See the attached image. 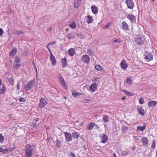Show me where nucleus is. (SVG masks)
I'll return each instance as SVG.
<instances>
[{
	"label": "nucleus",
	"instance_id": "052dcab7",
	"mask_svg": "<svg viewBox=\"0 0 157 157\" xmlns=\"http://www.w3.org/2000/svg\"><path fill=\"white\" fill-rule=\"evenodd\" d=\"M94 126H95L96 129L97 130H98L99 129V127L98 124H96L95 123Z\"/></svg>",
	"mask_w": 157,
	"mask_h": 157
},
{
	"label": "nucleus",
	"instance_id": "423d86ee",
	"mask_svg": "<svg viewBox=\"0 0 157 157\" xmlns=\"http://www.w3.org/2000/svg\"><path fill=\"white\" fill-rule=\"evenodd\" d=\"M125 3L128 6V8L130 9H132L134 5V3L132 0H126Z\"/></svg>",
	"mask_w": 157,
	"mask_h": 157
},
{
	"label": "nucleus",
	"instance_id": "8fccbe9b",
	"mask_svg": "<svg viewBox=\"0 0 157 157\" xmlns=\"http://www.w3.org/2000/svg\"><path fill=\"white\" fill-rule=\"evenodd\" d=\"M92 101V100L90 99H85L84 100H83V102L84 103H87L88 102V101H89L90 102L91 101Z\"/></svg>",
	"mask_w": 157,
	"mask_h": 157
},
{
	"label": "nucleus",
	"instance_id": "49530a36",
	"mask_svg": "<svg viewBox=\"0 0 157 157\" xmlns=\"http://www.w3.org/2000/svg\"><path fill=\"white\" fill-rule=\"evenodd\" d=\"M14 34L16 35H18L20 34H24V33L21 31H17L16 33Z\"/></svg>",
	"mask_w": 157,
	"mask_h": 157
},
{
	"label": "nucleus",
	"instance_id": "72a5a7b5",
	"mask_svg": "<svg viewBox=\"0 0 157 157\" xmlns=\"http://www.w3.org/2000/svg\"><path fill=\"white\" fill-rule=\"evenodd\" d=\"M21 61L20 58L18 56H16L15 58L14 63L21 64Z\"/></svg>",
	"mask_w": 157,
	"mask_h": 157
},
{
	"label": "nucleus",
	"instance_id": "0e129e2a",
	"mask_svg": "<svg viewBox=\"0 0 157 157\" xmlns=\"http://www.w3.org/2000/svg\"><path fill=\"white\" fill-rule=\"evenodd\" d=\"M20 82H18L17 84V89L18 90H19L20 89Z\"/></svg>",
	"mask_w": 157,
	"mask_h": 157
},
{
	"label": "nucleus",
	"instance_id": "f3484780",
	"mask_svg": "<svg viewBox=\"0 0 157 157\" xmlns=\"http://www.w3.org/2000/svg\"><path fill=\"white\" fill-rule=\"evenodd\" d=\"M75 53V52L74 48H70L68 51V54L70 56H73Z\"/></svg>",
	"mask_w": 157,
	"mask_h": 157
},
{
	"label": "nucleus",
	"instance_id": "2eb2a0df",
	"mask_svg": "<svg viewBox=\"0 0 157 157\" xmlns=\"http://www.w3.org/2000/svg\"><path fill=\"white\" fill-rule=\"evenodd\" d=\"M127 18L128 19L132 22H134L136 20V17L133 15L128 14L127 16Z\"/></svg>",
	"mask_w": 157,
	"mask_h": 157
},
{
	"label": "nucleus",
	"instance_id": "f257e3e1",
	"mask_svg": "<svg viewBox=\"0 0 157 157\" xmlns=\"http://www.w3.org/2000/svg\"><path fill=\"white\" fill-rule=\"evenodd\" d=\"M145 40V38L139 35H137L135 38V41L138 44L143 45Z\"/></svg>",
	"mask_w": 157,
	"mask_h": 157
},
{
	"label": "nucleus",
	"instance_id": "c03bdc74",
	"mask_svg": "<svg viewBox=\"0 0 157 157\" xmlns=\"http://www.w3.org/2000/svg\"><path fill=\"white\" fill-rule=\"evenodd\" d=\"M126 82L128 84H131L132 82V81L130 78H127L126 80Z\"/></svg>",
	"mask_w": 157,
	"mask_h": 157
},
{
	"label": "nucleus",
	"instance_id": "4468645a",
	"mask_svg": "<svg viewBox=\"0 0 157 157\" xmlns=\"http://www.w3.org/2000/svg\"><path fill=\"white\" fill-rule=\"evenodd\" d=\"M61 62L62 64V67L63 68L67 66V59L66 58L61 59Z\"/></svg>",
	"mask_w": 157,
	"mask_h": 157
},
{
	"label": "nucleus",
	"instance_id": "13d9d810",
	"mask_svg": "<svg viewBox=\"0 0 157 157\" xmlns=\"http://www.w3.org/2000/svg\"><path fill=\"white\" fill-rule=\"evenodd\" d=\"M75 155L73 152H71L70 154V157H75Z\"/></svg>",
	"mask_w": 157,
	"mask_h": 157
},
{
	"label": "nucleus",
	"instance_id": "de8ad7c7",
	"mask_svg": "<svg viewBox=\"0 0 157 157\" xmlns=\"http://www.w3.org/2000/svg\"><path fill=\"white\" fill-rule=\"evenodd\" d=\"M32 64H33V67L34 68V69L36 71V72L37 74V69L36 67L35 64L34 63V60H33V61L32 62Z\"/></svg>",
	"mask_w": 157,
	"mask_h": 157
},
{
	"label": "nucleus",
	"instance_id": "39448f33",
	"mask_svg": "<svg viewBox=\"0 0 157 157\" xmlns=\"http://www.w3.org/2000/svg\"><path fill=\"white\" fill-rule=\"evenodd\" d=\"M145 56V57L144 58L147 61L149 62L153 59V56L151 53L146 52Z\"/></svg>",
	"mask_w": 157,
	"mask_h": 157
},
{
	"label": "nucleus",
	"instance_id": "603ef678",
	"mask_svg": "<svg viewBox=\"0 0 157 157\" xmlns=\"http://www.w3.org/2000/svg\"><path fill=\"white\" fill-rule=\"evenodd\" d=\"M128 153L127 151H122L121 152V154L123 156H125L128 155Z\"/></svg>",
	"mask_w": 157,
	"mask_h": 157
},
{
	"label": "nucleus",
	"instance_id": "774afa93",
	"mask_svg": "<svg viewBox=\"0 0 157 157\" xmlns=\"http://www.w3.org/2000/svg\"><path fill=\"white\" fill-rule=\"evenodd\" d=\"M39 120V119L38 118H35L34 120H33V121H34L35 122H37V121H38Z\"/></svg>",
	"mask_w": 157,
	"mask_h": 157
},
{
	"label": "nucleus",
	"instance_id": "bf43d9fd",
	"mask_svg": "<svg viewBox=\"0 0 157 157\" xmlns=\"http://www.w3.org/2000/svg\"><path fill=\"white\" fill-rule=\"evenodd\" d=\"M94 148L95 149L99 150L100 149L101 147L98 146H96L94 147Z\"/></svg>",
	"mask_w": 157,
	"mask_h": 157
},
{
	"label": "nucleus",
	"instance_id": "6e6552de",
	"mask_svg": "<svg viewBox=\"0 0 157 157\" xmlns=\"http://www.w3.org/2000/svg\"><path fill=\"white\" fill-rule=\"evenodd\" d=\"M81 58L82 61L85 63L88 64L90 62V59L88 55H83Z\"/></svg>",
	"mask_w": 157,
	"mask_h": 157
},
{
	"label": "nucleus",
	"instance_id": "a211bd4d",
	"mask_svg": "<svg viewBox=\"0 0 157 157\" xmlns=\"http://www.w3.org/2000/svg\"><path fill=\"white\" fill-rule=\"evenodd\" d=\"M157 104V102L155 101H150L148 103V106L150 107H155Z\"/></svg>",
	"mask_w": 157,
	"mask_h": 157
},
{
	"label": "nucleus",
	"instance_id": "9d476101",
	"mask_svg": "<svg viewBox=\"0 0 157 157\" xmlns=\"http://www.w3.org/2000/svg\"><path fill=\"white\" fill-rule=\"evenodd\" d=\"M35 147L34 145H31L30 144H28L25 146V148L27 151H33L35 149Z\"/></svg>",
	"mask_w": 157,
	"mask_h": 157
},
{
	"label": "nucleus",
	"instance_id": "4be33fe9",
	"mask_svg": "<svg viewBox=\"0 0 157 157\" xmlns=\"http://www.w3.org/2000/svg\"><path fill=\"white\" fill-rule=\"evenodd\" d=\"M122 28L124 30H127L129 29L128 27V25L127 23L124 21H123L121 24Z\"/></svg>",
	"mask_w": 157,
	"mask_h": 157
},
{
	"label": "nucleus",
	"instance_id": "7ed1b4c3",
	"mask_svg": "<svg viewBox=\"0 0 157 157\" xmlns=\"http://www.w3.org/2000/svg\"><path fill=\"white\" fill-rule=\"evenodd\" d=\"M47 104V102L43 98H40L39 103L38 105V107L40 109H41L45 106Z\"/></svg>",
	"mask_w": 157,
	"mask_h": 157
},
{
	"label": "nucleus",
	"instance_id": "a878e982",
	"mask_svg": "<svg viewBox=\"0 0 157 157\" xmlns=\"http://www.w3.org/2000/svg\"><path fill=\"white\" fill-rule=\"evenodd\" d=\"M86 21L88 24L93 22V19L92 17L90 15H88L86 18Z\"/></svg>",
	"mask_w": 157,
	"mask_h": 157
},
{
	"label": "nucleus",
	"instance_id": "f03ea898",
	"mask_svg": "<svg viewBox=\"0 0 157 157\" xmlns=\"http://www.w3.org/2000/svg\"><path fill=\"white\" fill-rule=\"evenodd\" d=\"M16 148V147L14 144H10L9 146H7L4 149V153H6L9 151L14 150Z\"/></svg>",
	"mask_w": 157,
	"mask_h": 157
},
{
	"label": "nucleus",
	"instance_id": "f704fd0d",
	"mask_svg": "<svg viewBox=\"0 0 157 157\" xmlns=\"http://www.w3.org/2000/svg\"><path fill=\"white\" fill-rule=\"evenodd\" d=\"M123 91L124 92V94L127 95L131 96H132L133 95V93H132L128 91L123 90Z\"/></svg>",
	"mask_w": 157,
	"mask_h": 157
},
{
	"label": "nucleus",
	"instance_id": "ea45409f",
	"mask_svg": "<svg viewBox=\"0 0 157 157\" xmlns=\"http://www.w3.org/2000/svg\"><path fill=\"white\" fill-rule=\"evenodd\" d=\"M8 81L9 83L11 85H12L13 84L14 81L13 79L12 78H10L8 79Z\"/></svg>",
	"mask_w": 157,
	"mask_h": 157
},
{
	"label": "nucleus",
	"instance_id": "c756f323",
	"mask_svg": "<svg viewBox=\"0 0 157 157\" xmlns=\"http://www.w3.org/2000/svg\"><path fill=\"white\" fill-rule=\"evenodd\" d=\"M146 125L145 124H144L143 126H138L137 127V130L139 131H143L146 128Z\"/></svg>",
	"mask_w": 157,
	"mask_h": 157
},
{
	"label": "nucleus",
	"instance_id": "69168bd1",
	"mask_svg": "<svg viewBox=\"0 0 157 157\" xmlns=\"http://www.w3.org/2000/svg\"><path fill=\"white\" fill-rule=\"evenodd\" d=\"M48 46H48V44L47 45V49H48V50L49 51V52L50 54H52V52H51V50L48 48Z\"/></svg>",
	"mask_w": 157,
	"mask_h": 157
},
{
	"label": "nucleus",
	"instance_id": "5fc2aeb1",
	"mask_svg": "<svg viewBox=\"0 0 157 157\" xmlns=\"http://www.w3.org/2000/svg\"><path fill=\"white\" fill-rule=\"evenodd\" d=\"M111 22H109L108 23L105 25V26L104 28H108L111 25Z\"/></svg>",
	"mask_w": 157,
	"mask_h": 157
},
{
	"label": "nucleus",
	"instance_id": "c85d7f7f",
	"mask_svg": "<svg viewBox=\"0 0 157 157\" xmlns=\"http://www.w3.org/2000/svg\"><path fill=\"white\" fill-rule=\"evenodd\" d=\"M66 37L68 38L69 40L75 38V36H74V33L72 32L68 33V35L66 36Z\"/></svg>",
	"mask_w": 157,
	"mask_h": 157
},
{
	"label": "nucleus",
	"instance_id": "79ce46f5",
	"mask_svg": "<svg viewBox=\"0 0 157 157\" xmlns=\"http://www.w3.org/2000/svg\"><path fill=\"white\" fill-rule=\"evenodd\" d=\"M4 141V137L2 134H0V143H2Z\"/></svg>",
	"mask_w": 157,
	"mask_h": 157
},
{
	"label": "nucleus",
	"instance_id": "412c9836",
	"mask_svg": "<svg viewBox=\"0 0 157 157\" xmlns=\"http://www.w3.org/2000/svg\"><path fill=\"white\" fill-rule=\"evenodd\" d=\"M92 13L94 14H97L98 11V9L97 6H92L91 7Z\"/></svg>",
	"mask_w": 157,
	"mask_h": 157
},
{
	"label": "nucleus",
	"instance_id": "20e7f679",
	"mask_svg": "<svg viewBox=\"0 0 157 157\" xmlns=\"http://www.w3.org/2000/svg\"><path fill=\"white\" fill-rule=\"evenodd\" d=\"M65 138V141L67 142H70L72 140L71 134L67 132H64Z\"/></svg>",
	"mask_w": 157,
	"mask_h": 157
},
{
	"label": "nucleus",
	"instance_id": "ddd939ff",
	"mask_svg": "<svg viewBox=\"0 0 157 157\" xmlns=\"http://www.w3.org/2000/svg\"><path fill=\"white\" fill-rule=\"evenodd\" d=\"M141 141L142 142L143 145L144 147H147L148 146V139L147 137H143Z\"/></svg>",
	"mask_w": 157,
	"mask_h": 157
},
{
	"label": "nucleus",
	"instance_id": "4c0bfd02",
	"mask_svg": "<svg viewBox=\"0 0 157 157\" xmlns=\"http://www.w3.org/2000/svg\"><path fill=\"white\" fill-rule=\"evenodd\" d=\"M21 66V64L14 63L13 67L15 70L18 69Z\"/></svg>",
	"mask_w": 157,
	"mask_h": 157
},
{
	"label": "nucleus",
	"instance_id": "4d7b16f0",
	"mask_svg": "<svg viewBox=\"0 0 157 157\" xmlns=\"http://www.w3.org/2000/svg\"><path fill=\"white\" fill-rule=\"evenodd\" d=\"M87 147L88 146L87 145H86V144H84L82 147V148L84 149L85 151H86L87 150Z\"/></svg>",
	"mask_w": 157,
	"mask_h": 157
},
{
	"label": "nucleus",
	"instance_id": "0eeeda50",
	"mask_svg": "<svg viewBox=\"0 0 157 157\" xmlns=\"http://www.w3.org/2000/svg\"><path fill=\"white\" fill-rule=\"evenodd\" d=\"M59 79L62 86L65 89V90H67L68 89V86L66 84L64 78L61 76L59 77Z\"/></svg>",
	"mask_w": 157,
	"mask_h": 157
},
{
	"label": "nucleus",
	"instance_id": "09e8293b",
	"mask_svg": "<svg viewBox=\"0 0 157 157\" xmlns=\"http://www.w3.org/2000/svg\"><path fill=\"white\" fill-rule=\"evenodd\" d=\"M156 142L155 140L153 141L151 147L152 148H154L155 147Z\"/></svg>",
	"mask_w": 157,
	"mask_h": 157
},
{
	"label": "nucleus",
	"instance_id": "dca6fc26",
	"mask_svg": "<svg viewBox=\"0 0 157 157\" xmlns=\"http://www.w3.org/2000/svg\"><path fill=\"white\" fill-rule=\"evenodd\" d=\"M121 66L122 69H125L128 67V65L124 60H123L121 63Z\"/></svg>",
	"mask_w": 157,
	"mask_h": 157
},
{
	"label": "nucleus",
	"instance_id": "473e14b6",
	"mask_svg": "<svg viewBox=\"0 0 157 157\" xmlns=\"http://www.w3.org/2000/svg\"><path fill=\"white\" fill-rule=\"evenodd\" d=\"M109 117L107 115H105L103 117V120L105 122H108L109 121Z\"/></svg>",
	"mask_w": 157,
	"mask_h": 157
},
{
	"label": "nucleus",
	"instance_id": "a18cd8bd",
	"mask_svg": "<svg viewBox=\"0 0 157 157\" xmlns=\"http://www.w3.org/2000/svg\"><path fill=\"white\" fill-rule=\"evenodd\" d=\"M139 101V103L140 104H144V99L142 97L140 98Z\"/></svg>",
	"mask_w": 157,
	"mask_h": 157
},
{
	"label": "nucleus",
	"instance_id": "37998d69",
	"mask_svg": "<svg viewBox=\"0 0 157 157\" xmlns=\"http://www.w3.org/2000/svg\"><path fill=\"white\" fill-rule=\"evenodd\" d=\"M72 95L73 96L76 97H77V92L74 90H72Z\"/></svg>",
	"mask_w": 157,
	"mask_h": 157
},
{
	"label": "nucleus",
	"instance_id": "6ab92c4d",
	"mask_svg": "<svg viewBox=\"0 0 157 157\" xmlns=\"http://www.w3.org/2000/svg\"><path fill=\"white\" fill-rule=\"evenodd\" d=\"M50 55V59L52 61V65L53 66H55L56 63V62L55 57L52 55V54Z\"/></svg>",
	"mask_w": 157,
	"mask_h": 157
},
{
	"label": "nucleus",
	"instance_id": "aec40b11",
	"mask_svg": "<svg viewBox=\"0 0 157 157\" xmlns=\"http://www.w3.org/2000/svg\"><path fill=\"white\" fill-rule=\"evenodd\" d=\"M71 136L73 139L77 140L79 136V134L76 131H74L72 133Z\"/></svg>",
	"mask_w": 157,
	"mask_h": 157
},
{
	"label": "nucleus",
	"instance_id": "7c9ffc66",
	"mask_svg": "<svg viewBox=\"0 0 157 157\" xmlns=\"http://www.w3.org/2000/svg\"><path fill=\"white\" fill-rule=\"evenodd\" d=\"M32 151H26L25 153V155L26 157H31L33 153Z\"/></svg>",
	"mask_w": 157,
	"mask_h": 157
},
{
	"label": "nucleus",
	"instance_id": "338daca9",
	"mask_svg": "<svg viewBox=\"0 0 157 157\" xmlns=\"http://www.w3.org/2000/svg\"><path fill=\"white\" fill-rule=\"evenodd\" d=\"M136 148V146H134L132 147H131V149H132V151H134L135 150V149Z\"/></svg>",
	"mask_w": 157,
	"mask_h": 157
},
{
	"label": "nucleus",
	"instance_id": "58836bf2",
	"mask_svg": "<svg viewBox=\"0 0 157 157\" xmlns=\"http://www.w3.org/2000/svg\"><path fill=\"white\" fill-rule=\"evenodd\" d=\"M87 53L89 54V56H92L93 55H94L92 50L90 48H89L88 49Z\"/></svg>",
	"mask_w": 157,
	"mask_h": 157
},
{
	"label": "nucleus",
	"instance_id": "5701e85b",
	"mask_svg": "<svg viewBox=\"0 0 157 157\" xmlns=\"http://www.w3.org/2000/svg\"><path fill=\"white\" fill-rule=\"evenodd\" d=\"M81 2V0H75L74 5V7L78 8L80 6Z\"/></svg>",
	"mask_w": 157,
	"mask_h": 157
},
{
	"label": "nucleus",
	"instance_id": "c9c22d12",
	"mask_svg": "<svg viewBox=\"0 0 157 157\" xmlns=\"http://www.w3.org/2000/svg\"><path fill=\"white\" fill-rule=\"evenodd\" d=\"M95 68L96 70L99 71H102V70H103L102 67L100 65H95Z\"/></svg>",
	"mask_w": 157,
	"mask_h": 157
},
{
	"label": "nucleus",
	"instance_id": "9b49d317",
	"mask_svg": "<svg viewBox=\"0 0 157 157\" xmlns=\"http://www.w3.org/2000/svg\"><path fill=\"white\" fill-rule=\"evenodd\" d=\"M17 52V49L16 48H13V49L10 51L9 56L11 57V58H13Z\"/></svg>",
	"mask_w": 157,
	"mask_h": 157
},
{
	"label": "nucleus",
	"instance_id": "b1692460",
	"mask_svg": "<svg viewBox=\"0 0 157 157\" xmlns=\"http://www.w3.org/2000/svg\"><path fill=\"white\" fill-rule=\"evenodd\" d=\"M94 122H91L88 123L87 124V128L89 130H92L93 129V127L94 126Z\"/></svg>",
	"mask_w": 157,
	"mask_h": 157
},
{
	"label": "nucleus",
	"instance_id": "2f4dec72",
	"mask_svg": "<svg viewBox=\"0 0 157 157\" xmlns=\"http://www.w3.org/2000/svg\"><path fill=\"white\" fill-rule=\"evenodd\" d=\"M56 146L58 148H60L61 146V142L58 138L56 139V141H55Z\"/></svg>",
	"mask_w": 157,
	"mask_h": 157
},
{
	"label": "nucleus",
	"instance_id": "3c124183",
	"mask_svg": "<svg viewBox=\"0 0 157 157\" xmlns=\"http://www.w3.org/2000/svg\"><path fill=\"white\" fill-rule=\"evenodd\" d=\"M26 101V99L25 98L23 97H21L19 99V101L20 102H24Z\"/></svg>",
	"mask_w": 157,
	"mask_h": 157
},
{
	"label": "nucleus",
	"instance_id": "6e6d98bb",
	"mask_svg": "<svg viewBox=\"0 0 157 157\" xmlns=\"http://www.w3.org/2000/svg\"><path fill=\"white\" fill-rule=\"evenodd\" d=\"M56 43V42L55 41L49 42L48 44V46H50L55 44Z\"/></svg>",
	"mask_w": 157,
	"mask_h": 157
},
{
	"label": "nucleus",
	"instance_id": "f8f14e48",
	"mask_svg": "<svg viewBox=\"0 0 157 157\" xmlns=\"http://www.w3.org/2000/svg\"><path fill=\"white\" fill-rule=\"evenodd\" d=\"M98 85L95 83H94L91 84L90 86V90L92 92H94L96 90H97Z\"/></svg>",
	"mask_w": 157,
	"mask_h": 157
},
{
	"label": "nucleus",
	"instance_id": "bb28decb",
	"mask_svg": "<svg viewBox=\"0 0 157 157\" xmlns=\"http://www.w3.org/2000/svg\"><path fill=\"white\" fill-rule=\"evenodd\" d=\"M138 112V113L142 116L144 115L145 112L144 110L142 108L141 106L140 107L138 108L137 109Z\"/></svg>",
	"mask_w": 157,
	"mask_h": 157
},
{
	"label": "nucleus",
	"instance_id": "e433bc0d",
	"mask_svg": "<svg viewBox=\"0 0 157 157\" xmlns=\"http://www.w3.org/2000/svg\"><path fill=\"white\" fill-rule=\"evenodd\" d=\"M69 26L71 28L74 29L76 26V24L75 22H72L69 24Z\"/></svg>",
	"mask_w": 157,
	"mask_h": 157
},
{
	"label": "nucleus",
	"instance_id": "680f3d73",
	"mask_svg": "<svg viewBox=\"0 0 157 157\" xmlns=\"http://www.w3.org/2000/svg\"><path fill=\"white\" fill-rule=\"evenodd\" d=\"M4 33V31L2 29L0 28V36H2Z\"/></svg>",
	"mask_w": 157,
	"mask_h": 157
},
{
	"label": "nucleus",
	"instance_id": "cd10ccee",
	"mask_svg": "<svg viewBox=\"0 0 157 157\" xmlns=\"http://www.w3.org/2000/svg\"><path fill=\"white\" fill-rule=\"evenodd\" d=\"M121 128V132L122 133H124L128 130V127L125 125H122Z\"/></svg>",
	"mask_w": 157,
	"mask_h": 157
},
{
	"label": "nucleus",
	"instance_id": "e2e57ef3",
	"mask_svg": "<svg viewBox=\"0 0 157 157\" xmlns=\"http://www.w3.org/2000/svg\"><path fill=\"white\" fill-rule=\"evenodd\" d=\"M113 42L115 43H119L121 42V41L120 40L117 39L114 40Z\"/></svg>",
	"mask_w": 157,
	"mask_h": 157
},
{
	"label": "nucleus",
	"instance_id": "864d4df0",
	"mask_svg": "<svg viewBox=\"0 0 157 157\" xmlns=\"http://www.w3.org/2000/svg\"><path fill=\"white\" fill-rule=\"evenodd\" d=\"M31 125L32 127L34 128H37V124L33 122H32L31 123Z\"/></svg>",
	"mask_w": 157,
	"mask_h": 157
},
{
	"label": "nucleus",
	"instance_id": "393cba45",
	"mask_svg": "<svg viewBox=\"0 0 157 157\" xmlns=\"http://www.w3.org/2000/svg\"><path fill=\"white\" fill-rule=\"evenodd\" d=\"M102 140L101 142V143L105 144L108 140V137L105 134H103L102 136Z\"/></svg>",
	"mask_w": 157,
	"mask_h": 157
},
{
	"label": "nucleus",
	"instance_id": "a19ab883",
	"mask_svg": "<svg viewBox=\"0 0 157 157\" xmlns=\"http://www.w3.org/2000/svg\"><path fill=\"white\" fill-rule=\"evenodd\" d=\"M6 89L4 86L0 90V94H2L4 93L6 91Z\"/></svg>",
	"mask_w": 157,
	"mask_h": 157
},
{
	"label": "nucleus",
	"instance_id": "1a4fd4ad",
	"mask_svg": "<svg viewBox=\"0 0 157 157\" xmlns=\"http://www.w3.org/2000/svg\"><path fill=\"white\" fill-rule=\"evenodd\" d=\"M33 81L31 80L29 81L25 86V90L26 91H28L30 90L33 87Z\"/></svg>",
	"mask_w": 157,
	"mask_h": 157
}]
</instances>
